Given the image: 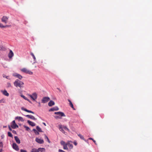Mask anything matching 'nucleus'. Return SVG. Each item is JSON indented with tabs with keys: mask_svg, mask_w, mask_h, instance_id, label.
Returning <instances> with one entry per match:
<instances>
[{
	"mask_svg": "<svg viewBox=\"0 0 152 152\" xmlns=\"http://www.w3.org/2000/svg\"><path fill=\"white\" fill-rule=\"evenodd\" d=\"M14 84L16 87H19L21 88L23 87L24 83L21 81L17 79L14 82Z\"/></svg>",
	"mask_w": 152,
	"mask_h": 152,
	"instance_id": "nucleus-1",
	"label": "nucleus"
},
{
	"mask_svg": "<svg viewBox=\"0 0 152 152\" xmlns=\"http://www.w3.org/2000/svg\"><path fill=\"white\" fill-rule=\"evenodd\" d=\"M28 95L34 101H35L37 99V94L35 92L33 93L31 95L28 94Z\"/></svg>",
	"mask_w": 152,
	"mask_h": 152,
	"instance_id": "nucleus-2",
	"label": "nucleus"
},
{
	"mask_svg": "<svg viewBox=\"0 0 152 152\" xmlns=\"http://www.w3.org/2000/svg\"><path fill=\"white\" fill-rule=\"evenodd\" d=\"M21 71L24 73L29 75H32L33 74L32 72L29 71V70L26 68H23L21 69Z\"/></svg>",
	"mask_w": 152,
	"mask_h": 152,
	"instance_id": "nucleus-3",
	"label": "nucleus"
},
{
	"mask_svg": "<svg viewBox=\"0 0 152 152\" xmlns=\"http://www.w3.org/2000/svg\"><path fill=\"white\" fill-rule=\"evenodd\" d=\"M9 17L6 16H3L1 19V21L2 22L6 23L7 22Z\"/></svg>",
	"mask_w": 152,
	"mask_h": 152,
	"instance_id": "nucleus-4",
	"label": "nucleus"
},
{
	"mask_svg": "<svg viewBox=\"0 0 152 152\" xmlns=\"http://www.w3.org/2000/svg\"><path fill=\"white\" fill-rule=\"evenodd\" d=\"M11 127L13 129H15L18 127V126L15 123V121H13L12 123Z\"/></svg>",
	"mask_w": 152,
	"mask_h": 152,
	"instance_id": "nucleus-5",
	"label": "nucleus"
},
{
	"mask_svg": "<svg viewBox=\"0 0 152 152\" xmlns=\"http://www.w3.org/2000/svg\"><path fill=\"white\" fill-rule=\"evenodd\" d=\"M50 99V98L48 97H45L43 98L42 100V103H45L48 102Z\"/></svg>",
	"mask_w": 152,
	"mask_h": 152,
	"instance_id": "nucleus-6",
	"label": "nucleus"
},
{
	"mask_svg": "<svg viewBox=\"0 0 152 152\" xmlns=\"http://www.w3.org/2000/svg\"><path fill=\"white\" fill-rule=\"evenodd\" d=\"M55 114L58 115L59 116L61 117H65V115L63 113L61 112H56L54 113Z\"/></svg>",
	"mask_w": 152,
	"mask_h": 152,
	"instance_id": "nucleus-7",
	"label": "nucleus"
},
{
	"mask_svg": "<svg viewBox=\"0 0 152 152\" xmlns=\"http://www.w3.org/2000/svg\"><path fill=\"white\" fill-rule=\"evenodd\" d=\"M35 141L36 142L39 144H42L44 143V141L42 139L36 138L35 139Z\"/></svg>",
	"mask_w": 152,
	"mask_h": 152,
	"instance_id": "nucleus-8",
	"label": "nucleus"
},
{
	"mask_svg": "<svg viewBox=\"0 0 152 152\" xmlns=\"http://www.w3.org/2000/svg\"><path fill=\"white\" fill-rule=\"evenodd\" d=\"M13 76L18 78L20 80L22 79L23 78V77L21 75L17 73L14 74H13Z\"/></svg>",
	"mask_w": 152,
	"mask_h": 152,
	"instance_id": "nucleus-9",
	"label": "nucleus"
},
{
	"mask_svg": "<svg viewBox=\"0 0 152 152\" xmlns=\"http://www.w3.org/2000/svg\"><path fill=\"white\" fill-rule=\"evenodd\" d=\"M70 142H72L71 141H68L66 143L69 148L72 149L73 148V145L72 144L70 143Z\"/></svg>",
	"mask_w": 152,
	"mask_h": 152,
	"instance_id": "nucleus-10",
	"label": "nucleus"
},
{
	"mask_svg": "<svg viewBox=\"0 0 152 152\" xmlns=\"http://www.w3.org/2000/svg\"><path fill=\"white\" fill-rule=\"evenodd\" d=\"M12 147L16 151H18L19 150V148L18 146L15 143H13Z\"/></svg>",
	"mask_w": 152,
	"mask_h": 152,
	"instance_id": "nucleus-11",
	"label": "nucleus"
},
{
	"mask_svg": "<svg viewBox=\"0 0 152 152\" xmlns=\"http://www.w3.org/2000/svg\"><path fill=\"white\" fill-rule=\"evenodd\" d=\"M14 53L11 50H10V52L8 54V57L10 58H11L13 56Z\"/></svg>",
	"mask_w": 152,
	"mask_h": 152,
	"instance_id": "nucleus-12",
	"label": "nucleus"
},
{
	"mask_svg": "<svg viewBox=\"0 0 152 152\" xmlns=\"http://www.w3.org/2000/svg\"><path fill=\"white\" fill-rule=\"evenodd\" d=\"M59 108L57 107H55L50 108L49 110V111H54L58 110Z\"/></svg>",
	"mask_w": 152,
	"mask_h": 152,
	"instance_id": "nucleus-13",
	"label": "nucleus"
},
{
	"mask_svg": "<svg viewBox=\"0 0 152 152\" xmlns=\"http://www.w3.org/2000/svg\"><path fill=\"white\" fill-rule=\"evenodd\" d=\"M21 109L22 110H24L25 111H26V112L29 113H32L33 114L34 113L31 110H27L25 108L23 107H21Z\"/></svg>",
	"mask_w": 152,
	"mask_h": 152,
	"instance_id": "nucleus-14",
	"label": "nucleus"
},
{
	"mask_svg": "<svg viewBox=\"0 0 152 152\" xmlns=\"http://www.w3.org/2000/svg\"><path fill=\"white\" fill-rule=\"evenodd\" d=\"M1 91L2 93L3 94L6 96H9V93L7 92V91L6 90H4V91L1 90Z\"/></svg>",
	"mask_w": 152,
	"mask_h": 152,
	"instance_id": "nucleus-15",
	"label": "nucleus"
},
{
	"mask_svg": "<svg viewBox=\"0 0 152 152\" xmlns=\"http://www.w3.org/2000/svg\"><path fill=\"white\" fill-rule=\"evenodd\" d=\"M26 116L30 118V119H31L32 120H36L37 119L34 117V116L33 115H26Z\"/></svg>",
	"mask_w": 152,
	"mask_h": 152,
	"instance_id": "nucleus-16",
	"label": "nucleus"
},
{
	"mask_svg": "<svg viewBox=\"0 0 152 152\" xmlns=\"http://www.w3.org/2000/svg\"><path fill=\"white\" fill-rule=\"evenodd\" d=\"M16 120H18V121H24L23 118L20 116H17L15 117V118Z\"/></svg>",
	"mask_w": 152,
	"mask_h": 152,
	"instance_id": "nucleus-17",
	"label": "nucleus"
},
{
	"mask_svg": "<svg viewBox=\"0 0 152 152\" xmlns=\"http://www.w3.org/2000/svg\"><path fill=\"white\" fill-rule=\"evenodd\" d=\"M68 101L69 102V106L74 110H75V109L74 107L73 104L72 103L71 101L69 99H68Z\"/></svg>",
	"mask_w": 152,
	"mask_h": 152,
	"instance_id": "nucleus-18",
	"label": "nucleus"
},
{
	"mask_svg": "<svg viewBox=\"0 0 152 152\" xmlns=\"http://www.w3.org/2000/svg\"><path fill=\"white\" fill-rule=\"evenodd\" d=\"M27 123H28L30 125H31L32 126H35V124L33 122H32L29 120H28L27 121Z\"/></svg>",
	"mask_w": 152,
	"mask_h": 152,
	"instance_id": "nucleus-19",
	"label": "nucleus"
},
{
	"mask_svg": "<svg viewBox=\"0 0 152 152\" xmlns=\"http://www.w3.org/2000/svg\"><path fill=\"white\" fill-rule=\"evenodd\" d=\"M14 138L17 143L18 144H20V140L18 137L17 136H15Z\"/></svg>",
	"mask_w": 152,
	"mask_h": 152,
	"instance_id": "nucleus-20",
	"label": "nucleus"
},
{
	"mask_svg": "<svg viewBox=\"0 0 152 152\" xmlns=\"http://www.w3.org/2000/svg\"><path fill=\"white\" fill-rule=\"evenodd\" d=\"M39 152H45V149L44 148H38Z\"/></svg>",
	"mask_w": 152,
	"mask_h": 152,
	"instance_id": "nucleus-21",
	"label": "nucleus"
},
{
	"mask_svg": "<svg viewBox=\"0 0 152 152\" xmlns=\"http://www.w3.org/2000/svg\"><path fill=\"white\" fill-rule=\"evenodd\" d=\"M55 104V102L51 100L48 103V105L50 106L51 107Z\"/></svg>",
	"mask_w": 152,
	"mask_h": 152,
	"instance_id": "nucleus-22",
	"label": "nucleus"
},
{
	"mask_svg": "<svg viewBox=\"0 0 152 152\" xmlns=\"http://www.w3.org/2000/svg\"><path fill=\"white\" fill-rule=\"evenodd\" d=\"M31 152H39L38 150L35 148L32 149L31 151Z\"/></svg>",
	"mask_w": 152,
	"mask_h": 152,
	"instance_id": "nucleus-23",
	"label": "nucleus"
},
{
	"mask_svg": "<svg viewBox=\"0 0 152 152\" xmlns=\"http://www.w3.org/2000/svg\"><path fill=\"white\" fill-rule=\"evenodd\" d=\"M63 127L62 128L61 127V126H59V129L62 132L64 133H65V132H64V130H63Z\"/></svg>",
	"mask_w": 152,
	"mask_h": 152,
	"instance_id": "nucleus-24",
	"label": "nucleus"
},
{
	"mask_svg": "<svg viewBox=\"0 0 152 152\" xmlns=\"http://www.w3.org/2000/svg\"><path fill=\"white\" fill-rule=\"evenodd\" d=\"M36 129L38 131L40 132H42V130H41V129L38 126H37L36 127Z\"/></svg>",
	"mask_w": 152,
	"mask_h": 152,
	"instance_id": "nucleus-25",
	"label": "nucleus"
},
{
	"mask_svg": "<svg viewBox=\"0 0 152 152\" xmlns=\"http://www.w3.org/2000/svg\"><path fill=\"white\" fill-rule=\"evenodd\" d=\"M67 143H66V145H64L63 146V148L64 150H68V148L67 147Z\"/></svg>",
	"mask_w": 152,
	"mask_h": 152,
	"instance_id": "nucleus-26",
	"label": "nucleus"
},
{
	"mask_svg": "<svg viewBox=\"0 0 152 152\" xmlns=\"http://www.w3.org/2000/svg\"><path fill=\"white\" fill-rule=\"evenodd\" d=\"M78 136L80 137L81 139L83 140H84V138L83 136L80 134H78Z\"/></svg>",
	"mask_w": 152,
	"mask_h": 152,
	"instance_id": "nucleus-27",
	"label": "nucleus"
},
{
	"mask_svg": "<svg viewBox=\"0 0 152 152\" xmlns=\"http://www.w3.org/2000/svg\"><path fill=\"white\" fill-rule=\"evenodd\" d=\"M30 54H31V55L34 58V60L35 61L36 60V57H35L34 55V54L32 53L31 52L30 53Z\"/></svg>",
	"mask_w": 152,
	"mask_h": 152,
	"instance_id": "nucleus-28",
	"label": "nucleus"
},
{
	"mask_svg": "<svg viewBox=\"0 0 152 152\" xmlns=\"http://www.w3.org/2000/svg\"><path fill=\"white\" fill-rule=\"evenodd\" d=\"M33 131L34 132V133L38 135L39 134V133L35 129H33Z\"/></svg>",
	"mask_w": 152,
	"mask_h": 152,
	"instance_id": "nucleus-29",
	"label": "nucleus"
},
{
	"mask_svg": "<svg viewBox=\"0 0 152 152\" xmlns=\"http://www.w3.org/2000/svg\"><path fill=\"white\" fill-rule=\"evenodd\" d=\"M8 135L9 137H10L12 138H13V135L10 132H8Z\"/></svg>",
	"mask_w": 152,
	"mask_h": 152,
	"instance_id": "nucleus-30",
	"label": "nucleus"
},
{
	"mask_svg": "<svg viewBox=\"0 0 152 152\" xmlns=\"http://www.w3.org/2000/svg\"><path fill=\"white\" fill-rule=\"evenodd\" d=\"M60 143L63 146H64L66 144V143H65V142L63 141H61Z\"/></svg>",
	"mask_w": 152,
	"mask_h": 152,
	"instance_id": "nucleus-31",
	"label": "nucleus"
},
{
	"mask_svg": "<svg viewBox=\"0 0 152 152\" xmlns=\"http://www.w3.org/2000/svg\"><path fill=\"white\" fill-rule=\"evenodd\" d=\"M24 128H26V129L27 131H29L30 130V128L28 126H24Z\"/></svg>",
	"mask_w": 152,
	"mask_h": 152,
	"instance_id": "nucleus-32",
	"label": "nucleus"
},
{
	"mask_svg": "<svg viewBox=\"0 0 152 152\" xmlns=\"http://www.w3.org/2000/svg\"><path fill=\"white\" fill-rule=\"evenodd\" d=\"M63 128L65 130L69 131V129L66 126H63Z\"/></svg>",
	"mask_w": 152,
	"mask_h": 152,
	"instance_id": "nucleus-33",
	"label": "nucleus"
},
{
	"mask_svg": "<svg viewBox=\"0 0 152 152\" xmlns=\"http://www.w3.org/2000/svg\"><path fill=\"white\" fill-rule=\"evenodd\" d=\"M21 97L23 98L24 99L26 100H28V99L27 97H26V96H24L23 95H21Z\"/></svg>",
	"mask_w": 152,
	"mask_h": 152,
	"instance_id": "nucleus-34",
	"label": "nucleus"
},
{
	"mask_svg": "<svg viewBox=\"0 0 152 152\" xmlns=\"http://www.w3.org/2000/svg\"><path fill=\"white\" fill-rule=\"evenodd\" d=\"M45 138H46L47 140V141L48 142L50 143V142L48 137L46 135H45Z\"/></svg>",
	"mask_w": 152,
	"mask_h": 152,
	"instance_id": "nucleus-35",
	"label": "nucleus"
},
{
	"mask_svg": "<svg viewBox=\"0 0 152 152\" xmlns=\"http://www.w3.org/2000/svg\"><path fill=\"white\" fill-rule=\"evenodd\" d=\"M54 117L56 119H58V118H61L59 116H58V115H56V116H55Z\"/></svg>",
	"mask_w": 152,
	"mask_h": 152,
	"instance_id": "nucleus-36",
	"label": "nucleus"
},
{
	"mask_svg": "<svg viewBox=\"0 0 152 152\" xmlns=\"http://www.w3.org/2000/svg\"><path fill=\"white\" fill-rule=\"evenodd\" d=\"M7 86L8 87H10L11 86V84L10 83H7Z\"/></svg>",
	"mask_w": 152,
	"mask_h": 152,
	"instance_id": "nucleus-37",
	"label": "nucleus"
},
{
	"mask_svg": "<svg viewBox=\"0 0 152 152\" xmlns=\"http://www.w3.org/2000/svg\"><path fill=\"white\" fill-rule=\"evenodd\" d=\"M0 27L1 28H4V26L3 25L0 23Z\"/></svg>",
	"mask_w": 152,
	"mask_h": 152,
	"instance_id": "nucleus-38",
	"label": "nucleus"
},
{
	"mask_svg": "<svg viewBox=\"0 0 152 152\" xmlns=\"http://www.w3.org/2000/svg\"><path fill=\"white\" fill-rule=\"evenodd\" d=\"M3 147V144L2 142H0V147Z\"/></svg>",
	"mask_w": 152,
	"mask_h": 152,
	"instance_id": "nucleus-39",
	"label": "nucleus"
},
{
	"mask_svg": "<svg viewBox=\"0 0 152 152\" xmlns=\"http://www.w3.org/2000/svg\"><path fill=\"white\" fill-rule=\"evenodd\" d=\"M4 48L2 45L0 46V50H3Z\"/></svg>",
	"mask_w": 152,
	"mask_h": 152,
	"instance_id": "nucleus-40",
	"label": "nucleus"
},
{
	"mask_svg": "<svg viewBox=\"0 0 152 152\" xmlns=\"http://www.w3.org/2000/svg\"><path fill=\"white\" fill-rule=\"evenodd\" d=\"M58 151L59 152H65L64 151L61 149H59Z\"/></svg>",
	"mask_w": 152,
	"mask_h": 152,
	"instance_id": "nucleus-41",
	"label": "nucleus"
},
{
	"mask_svg": "<svg viewBox=\"0 0 152 152\" xmlns=\"http://www.w3.org/2000/svg\"><path fill=\"white\" fill-rule=\"evenodd\" d=\"M8 128H9V129L10 130V131H12V129L11 128V127H10V126H8Z\"/></svg>",
	"mask_w": 152,
	"mask_h": 152,
	"instance_id": "nucleus-42",
	"label": "nucleus"
},
{
	"mask_svg": "<svg viewBox=\"0 0 152 152\" xmlns=\"http://www.w3.org/2000/svg\"><path fill=\"white\" fill-rule=\"evenodd\" d=\"M12 133H14V134H16V132L14 130L12 131Z\"/></svg>",
	"mask_w": 152,
	"mask_h": 152,
	"instance_id": "nucleus-43",
	"label": "nucleus"
},
{
	"mask_svg": "<svg viewBox=\"0 0 152 152\" xmlns=\"http://www.w3.org/2000/svg\"><path fill=\"white\" fill-rule=\"evenodd\" d=\"M10 26H9V25H6L5 26H4V28L9 27Z\"/></svg>",
	"mask_w": 152,
	"mask_h": 152,
	"instance_id": "nucleus-44",
	"label": "nucleus"
},
{
	"mask_svg": "<svg viewBox=\"0 0 152 152\" xmlns=\"http://www.w3.org/2000/svg\"><path fill=\"white\" fill-rule=\"evenodd\" d=\"M73 143L75 145H77V143L76 142H74Z\"/></svg>",
	"mask_w": 152,
	"mask_h": 152,
	"instance_id": "nucleus-45",
	"label": "nucleus"
},
{
	"mask_svg": "<svg viewBox=\"0 0 152 152\" xmlns=\"http://www.w3.org/2000/svg\"><path fill=\"white\" fill-rule=\"evenodd\" d=\"M57 89L60 92H61V91L58 88H57Z\"/></svg>",
	"mask_w": 152,
	"mask_h": 152,
	"instance_id": "nucleus-46",
	"label": "nucleus"
},
{
	"mask_svg": "<svg viewBox=\"0 0 152 152\" xmlns=\"http://www.w3.org/2000/svg\"><path fill=\"white\" fill-rule=\"evenodd\" d=\"M93 141L94 142V143L95 144H96V142L95 141V140H93Z\"/></svg>",
	"mask_w": 152,
	"mask_h": 152,
	"instance_id": "nucleus-47",
	"label": "nucleus"
},
{
	"mask_svg": "<svg viewBox=\"0 0 152 152\" xmlns=\"http://www.w3.org/2000/svg\"><path fill=\"white\" fill-rule=\"evenodd\" d=\"M89 139L90 140H94V139L92 138H89Z\"/></svg>",
	"mask_w": 152,
	"mask_h": 152,
	"instance_id": "nucleus-48",
	"label": "nucleus"
},
{
	"mask_svg": "<svg viewBox=\"0 0 152 152\" xmlns=\"http://www.w3.org/2000/svg\"><path fill=\"white\" fill-rule=\"evenodd\" d=\"M42 124H43L45 126H46V124H45V123H44V122H43V123H42Z\"/></svg>",
	"mask_w": 152,
	"mask_h": 152,
	"instance_id": "nucleus-49",
	"label": "nucleus"
},
{
	"mask_svg": "<svg viewBox=\"0 0 152 152\" xmlns=\"http://www.w3.org/2000/svg\"><path fill=\"white\" fill-rule=\"evenodd\" d=\"M3 151V150L2 148L0 150V152H2V151Z\"/></svg>",
	"mask_w": 152,
	"mask_h": 152,
	"instance_id": "nucleus-50",
	"label": "nucleus"
},
{
	"mask_svg": "<svg viewBox=\"0 0 152 152\" xmlns=\"http://www.w3.org/2000/svg\"><path fill=\"white\" fill-rule=\"evenodd\" d=\"M8 77H9V76H8L6 77V78L7 79H8Z\"/></svg>",
	"mask_w": 152,
	"mask_h": 152,
	"instance_id": "nucleus-51",
	"label": "nucleus"
},
{
	"mask_svg": "<svg viewBox=\"0 0 152 152\" xmlns=\"http://www.w3.org/2000/svg\"><path fill=\"white\" fill-rule=\"evenodd\" d=\"M39 106H40V103L39 102Z\"/></svg>",
	"mask_w": 152,
	"mask_h": 152,
	"instance_id": "nucleus-52",
	"label": "nucleus"
},
{
	"mask_svg": "<svg viewBox=\"0 0 152 152\" xmlns=\"http://www.w3.org/2000/svg\"><path fill=\"white\" fill-rule=\"evenodd\" d=\"M27 100L30 102V101L28 99V100Z\"/></svg>",
	"mask_w": 152,
	"mask_h": 152,
	"instance_id": "nucleus-53",
	"label": "nucleus"
},
{
	"mask_svg": "<svg viewBox=\"0 0 152 152\" xmlns=\"http://www.w3.org/2000/svg\"><path fill=\"white\" fill-rule=\"evenodd\" d=\"M6 127V126H4V127Z\"/></svg>",
	"mask_w": 152,
	"mask_h": 152,
	"instance_id": "nucleus-54",
	"label": "nucleus"
}]
</instances>
